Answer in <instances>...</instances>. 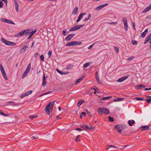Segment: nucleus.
<instances>
[{
	"instance_id": "1",
	"label": "nucleus",
	"mask_w": 151,
	"mask_h": 151,
	"mask_svg": "<svg viewBox=\"0 0 151 151\" xmlns=\"http://www.w3.org/2000/svg\"><path fill=\"white\" fill-rule=\"evenodd\" d=\"M54 101L50 102L46 106L45 111L48 114H49L50 112H51L53 108Z\"/></svg>"
},
{
	"instance_id": "2",
	"label": "nucleus",
	"mask_w": 151,
	"mask_h": 151,
	"mask_svg": "<svg viewBox=\"0 0 151 151\" xmlns=\"http://www.w3.org/2000/svg\"><path fill=\"white\" fill-rule=\"evenodd\" d=\"M31 30L29 29H27L22 30V31L18 33L15 35L16 37H18L19 36H24L25 35L27 36L29 35L30 33V31Z\"/></svg>"
},
{
	"instance_id": "3",
	"label": "nucleus",
	"mask_w": 151,
	"mask_h": 151,
	"mask_svg": "<svg viewBox=\"0 0 151 151\" xmlns=\"http://www.w3.org/2000/svg\"><path fill=\"white\" fill-rule=\"evenodd\" d=\"M127 126L123 124H119L115 125L114 127V129L118 130V132L121 133L122 130L126 128Z\"/></svg>"
},
{
	"instance_id": "4",
	"label": "nucleus",
	"mask_w": 151,
	"mask_h": 151,
	"mask_svg": "<svg viewBox=\"0 0 151 151\" xmlns=\"http://www.w3.org/2000/svg\"><path fill=\"white\" fill-rule=\"evenodd\" d=\"M98 111L100 114H108L109 113V110L106 108H99L98 109Z\"/></svg>"
},
{
	"instance_id": "5",
	"label": "nucleus",
	"mask_w": 151,
	"mask_h": 151,
	"mask_svg": "<svg viewBox=\"0 0 151 151\" xmlns=\"http://www.w3.org/2000/svg\"><path fill=\"white\" fill-rule=\"evenodd\" d=\"M31 65L30 63H29L27 67V68L25 70L24 72V73L23 74V75L22 76V78H24L26 76L29 72V70L31 68Z\"/></svg>"
},
{
	"instance_id": "6",
	"label": "nucleus",
	"mask_w": 151,
	"mask_h": 151,
	"mask_svg": "<svg viewBox=\"0 0 151 151\" xmlns=\"http://www.w3.org/2000/svg\"><path fill=\"white\" fill-rule=\"evenodd\" d=\"M0 69L1 70V73H2L3 76L4 78V79L6 80H7V75L5 72L4 68L2 65L1 64H0Z\"/></svg>"
},
{
	"instance_id": "7",
	"label": "nucleus",
	"mask_w": 151,
	"mask_h": 151,
	"mask_svg": "<svg viewBox=\"0 0 151 151\" xmlns=\"http://www.w3.org/2000/svg\"><path fill=\"white\" fill-rule=\"evenodd\" d=\"M123 21L124 24V28L127 31L128 29V25L127 18L125 17H123Z\"/></svg>"
},
{
	"instance_id": "8",
	"label": "nucleus",
	"mask_w": 151,
	"mask_h": 151,
	"mask_svg": "<svg viewBox=\"0 0 151 151\" xmlns=\"http://www.w3.org/2000/svg\"><path fill=\"white\" fill-rule=\"evenodd\" d=\"M47 78V76H45V73H44L43 74V77L42 79V86H46V79Z\"/></svg>"
},
{
	"instance_id": "9",
	"label": "nucleus",
	"mask_w": 151,
	"mask_h": 151,
	"mask_svg": "<svg viewBox=\"0 0 151 151\" xmlns=\"http://www.w3.org/2000/svg\"><path fill=\"white\" fill-rule=\"evenodd\" d=\"M75 34H71L68 35L65 37V40L67 41H69L74 36Z\"/></svg>"
},
{
	"instance_id": "10",
	"label": "nucleus",
	"mask_w": 151,
	"mask_h": 151,
	"mask_svg": "<svg viewBox=\"0 0 151 151\" xmlns=\"http://www.w3.org/2000/svg\"><path fill=\"white\" fill-rule=\"evenodd\" d=\"M108 4H105L97 7L95 9V10L97 11L101 9L102 8L107 6L108 5Z\"/></svg>"
},
{
	"instance_id": "11",
	"label": "nucleus",
	"mask_w": 151,
	"mask_h": 151,
	"mask_svg": "<svg viewBox=\"0 0 151 151\" xmlns=\"http://www.w3.org/2000/svg\"><path fill=\"white\" fill-rule=\"evenodd\" d=\"M129 76H125L120 78L117 81L119 82H121L126 79Z\"/></svg>"
},
{
	"instance_id": "12",
	"label": "nucleus",
	"mask_w": 151,
	"mask_h": 151,
	"mask_svg": "<svg viewBox=\"0 0 151 151\" xmlns=\"http://www.w3.org/2000/svg\"><path fill=\"white\" fill-rule=\"evenodd\" d=\"M86 13H82L79 15L77 20V22H78L83 18V16L86 14Z\"/></svg>"
},
{
	"instance_id": "13",
	"label": "nucleus",
	"mask_w": 151,
	"mask_h": 151,
	"mask_svg": "<svg viewBox=\"0 0 151 151\" xmlns=\"http://www.w3.org/2000/svg\"><path fill=\"white\" fill-rule=\"evenodd\" d=\"M1 41L6 45H9V41L6 40L4 38H1Z\"/></svg>"
},
{
	"instance_id": "14",
	"label": "nucleus",
	"mask_w": 151,
	"mask_h": 151,
	"mask_svg": "<svg viewBox=\"0 0 151 151\" xmlns=\"http://www.w3.org/2000/svg\"><path fill=\"white\" fill-rule=\"evenodd\" d=\"M14 2L15 5V7L16 11L17 12H18V8L19 5L18 4L17 0H14Z\"/></svg>"
},
{
	"instance_id": "15",
	"label": "nucleus",
	"mask_w": 151,
	"mask_h": 151,
	"mask_svg": "<svg viewBox=\"0 0 151 151\" xmlns=\"http://www.w3.org/2000/svg\"><path fill=\"white\" fill-rule=\"evenodd\" d=\"M140 128L142 129V131L148 130L149 128V127L146 125L142 126Z\"/></svg>"
},
{
	"instance_id": "16",
	"label": "nucleus",
	"mask_w": 151,
	"mask_h": 151,
	"mask_svg": "<svg viewBox=\"0 0 151 151\" xmlns=\"http://www.w3.org/2000/svg\"><path fill=\"white\" fill-rule=\"evenodd\" d=\"M148 31V29H145V31L142 33L141 35L142 37L143 38L145 37V35L147 32Z\"/></svg>"
},
{
	"instance_id": "17",
	"label": "nucleus",
	"mask_w": 151,
	"mask_h": 151,
	"mask_svg": "<svg viewBox=\"0 0 151 151\" xmlns=\"http://www.w3.org/2000/svg\"><path fill=\"white\" fill-rule=\"evenodd\" d=\"M135 123L134 121L133 120H129L128 121V124L130 126H132Z\"/></svg>"
},
{
	"instance_id": "18",
	"label": "nucleus",
	"mask_w": 151,
	"mask_h": 151,
	"mask_svg": "<svg viewBox=\"0 0 151 151\" xmlns=\"http://www.w3.org/2000/svg\"><path fill=\"white\" fill-rule=\"evenodd\" d=\"M28 47L27 46H25L23 47L21 49L20 53H23L25 52L27 48H28Z\"/></svg>"
},
{
	"instance_id": "19",
	"label": "nucleus",
	"mask_w": 151,
	"mask_h": 151,
	"mask_svg": "<svg viewBox=\"0 0 151 151\" xmlns=\"http://www.w3.org/2000/svg\"><path fill=\"white\" fill-rule=\"evenodd\" d=\"M136 87H137V89H141L142 88H145L146 87V86L142 84L139 85H137Z\"/></svg>"
},
{
	"instance_id": "20",
	"label": "nucleus",
	"mask_w": 151,
	"mask_h": 151,
	"mask_svg": "<svg viewBox=\"0 0 151 151\" xmlns=\"http://www.w3.org/2000/svg\"><path fill=\"white\" fill-rule=\"evenodd\" d=\"M78 8L77 7H76L72 12V14H76L78 11Z\"/></svg>"
},
{
	"instance_id": "21",
	"label": "nucleus",
	"mask_w": 151,
	"mask_h": 151,
	"mask_svg": "<svg viewBox=\"0 0 151 151\" xmlns=\"http://www.w3.org/2000/svg\"><path fill=\"white\" fill-rule=\"evenodd\" d=\"M74 41L71 42L67 43L66 44L65 46H74Z\"/></svg>"
},
{
	"instance_id": "22",
	"label": "nucleus",
	"mask_w": 151,
	"mask_h": 151,
	"mask_svg": "<svg viewBox=\"0 0 151 151\" xmlns=\"http://www.w3.org/2000/svg\"><path fill=\"white\" fill-rule=\"evenodd\" d=\"M112 97L110 96H107L106 97H102L100 101L101 102H102V101H101V100H107L111 98Z\"/></svg>"
},
{
	"instance_id": "23",
	"label": "nucleus",
	"mask_w": 151,
	"mask_h": 151,
	"mask_svg": "<svg viewBox=\"0 0 151 151\" xmlns=\"http://www.w3.org/2000/svg\"><path fill=\"white\" fill-rule=\"evenodd\" d=\"M81 127L83 128L85 130H86V129H89V127L86 125H81Z\"/></svg>"
},
{
	"instance_id": "24",
	"label": "nucleus",
	"mask_w": 151,
	"mask_h": 151,
	"mask_svg": "<svg viewBox=\"0 0 151 151\" xmlns=\"http://www.w3.org/2000/svg\"><path fill=\"white\" fill-rule=\"evenodd\" d=\"M1 21L3 22L9 24V19L3 18L1 19Z\"/></svg>"
},
{
	"instance_id": "25",
	"label": "nucleus",
	"mask_w": 151,
	"mask_h": 151,
	"mask_svg": "<svg viewBox=\"0 0 151 151\" xmlns=\"http://www.w3.org/2000/svg\"><path fill=\"white\" fill-rule=\"evenodd\" d=\"M84 102V100H79L77 104V106L78 107H80L81 105L82 104L83 102Z\"/></svg>"
},
{
	"instance_id": "26",
	"label": "nucleus",
	"mask_w": 151,
	"mask_h": 151,
	"mask_svg": "<svg viewBox=\"0 0 151 151\" xmlns=\"http://www.w3.org/2000/svg\"><path fill=\"white\" fill-rule=\"evenodd\" d=\"M91 17V15L89 14L88 17L85 19L83 20V22H85L89 20Z\"/></svg>"
},
{
	"instance_id": "27",
	"label": "nucleus",
	"mask_w": 151,
	"mask_h": 151,
	"mask_svg": "<svg viewBox=\"0 0 151 151\" xmlns=\"http://www.w3.org/2000/svg\"><path fill=\"white\" fill-rule=\"evenodd\" d=\"M74 45H81L82 42L81 41H74Z\"/></svg>"
},
{
	"instance_id": "28",
	"label": "nucleus",
	"mask_w": 151,
	"mask_h": 151,
	"mask_svg": "<svg viewBox=\"0 0 151 151\" xmlns=\"http://www.w3.org/2000/svg\"><path fill=\"white\" fill-rule=\"evenodd\" d=\"M147 97L150 99H147L146 100L147 102L148 103H150V102H151V96H147Z\"/></svg>"
},
{
	"instance_id": "29",
	"label": "nucleus",
	"mask_w": 151,
	"mask_h": 151,
	"mask_svg": "<svg viewBox=\"0 0 151 151\" xmlns=\"http://www.w3.org/2000/svg\"><path fill=\"white\" fill-rule=\"evenodd\" d=\"M0 114L5 116H8L9 115L8 114H4L3 113V111L1 110H0Z\"/></svg>"
},
{
	"instance_id": "30",
	"label": "nucleus",
	"mask_w": 151,
	"mask_h": 151,
	"mask_svg": "<svg viewBox=\"0 0 151 151\" xmlns=\"http://www.w3.org/2000/svg\"><path fill=\"white\" fill-rule=\"evenodd\" d=\"M83 77H82L80 79H78L75 83V84L80 83L83 80Z\"/></svg>"
},
{
	"instance_id": "31",
	"label": "nucleus",
	"mask_w": 151,
	"mask_h": 151,
	"mask_svg": "<svg viewBox=\"0 0 151 151\" xmlns=\"http://www.w3.org/2000/svg\"><path fill=\"white\" fill-rule=\"evenodd\" d=\"M124 100V98H117L114 100V101H122Z\"/></svg>"
},
{
	"instance_id": "32",
	"label": "nucleus",
	"mask_w": 151,
	"mask_h": 151,
	"mask_svg": "<svg viewBox=\"0 0 151 151\" xmlns=\"http://www.w3.org/2000/svg\"><path fill=\"white\" fill-rule=\"evenodd\" d=\"M37 115H32L29 116V118L30 119H34L37 118Z\"/></svg>"
},
{
	"instance_id": "33",
	"label": "nucleus",
	"mask_w": 151,
	"mask_h": 151,
	"mask_svg": "<svg viewBox=\"0 0 151 151\" xmlns=\"http://www.w3.org/2000/svg\"><path fill=\"white\" fill-rule=\"evenodd\" d=\"M32 92H33V91H32L30 90V91H27L25 93L26 94V96H27L29 95L32 94Z\"/></svg>"
},
{
	"instance_id": "34",
	"label": "nucleus",
	"mask_w": 151,
	"mask_h": 151,
	"mask_svg": "<svg viewBox=\"0 0 151 151\" xmlns=\"http://www.w3.org/2000/svg\"><path fill=\"white\" fill-rule=\"evenodd\" d=\"M85 63L83 65V67L84 68H86L89 66L90 65V63Z\"/></svg>"
},
{
	"instance_id": "35",
	"label": "nucleus",
	"mask_w": 151,
	"mask_h": 151,
	"mask_svg": "<svg viewBox=\"0 0 151 151\" xmlns=\"http://www.w3.org/2000/svg\"><path fill=\"white\" fill-rule=\"evenodd\" d=\"M73 65L71 64H69L67 66L66 68V69L67 70H68L69 69H71L73 67Z\"/></svg>"
},
{
	"instance_id": "36",
	"label": "nucleus",
	"mask_w": 151,
	"mask_h": 151,
	"mask_svg": "<svg viewBox=\"0 0 151 151\" xmlns=\"http://www.w3.org/2000/svg\"><path fill=\"white\" fill-rule=\"evenodd\" d=\"M81 137V136L80 135H78L76 138V139H75V141L76 142H79L81 140L79 138V137Z\"/></svg>"
},
{
	"instance_id": "37",
	"label": "nucleus",
	"mask_w": 151,
	"mask_h": 151,
	"mask_svg": "<svg viewBox=\"0 0 151 151\" xmlns=\"http://www.w3.org/2000/svg\"><path fill=\"white\" fill-rule=\"evenodd\" d=\"M108 118L109 119V120L110 122H112L114 121V119L113 117H111V116H109L108 117Z\"/></svg>"
},
{
	"instance_id": "38",
	"label": "nucleus",
	"mask_w": 151,
	"mask_h": 151,
	"mask_svg": "<svg viewBox=\"0 0 151 151\" xmlns=\"http://www.w3.org/2000/svg\"><path fill=\"white\" fill-rule=\"evenodd\" d=\"M78 29H80L81 27H83L84 24L77 25H76Z\"/></svg>"
},
{
	"instance_id": "39",
	"label": "nucleus",
	"mask_w": 151,
	"mask_h": 151,
	"mask_svg": "<svg viewBox=\"0 0 151 151\" xmlns=\"http://www.w3.org/2000/svg\"><path fill=\"white\" fill-rule=\"evenodd\" d=\"M52 54V51H48V55L49 56V58H50L51 57V55Z\"/></svg>"
},
{
	"instance_id": "40",
	"label": "nucleus",
	"mask_w": 151,
	"mask_h": 151,
	"mask_svg": "<svg viewBox=\"0 0 151 151\" xmlns=\"http://www.w3.org/2000/svg\"><path fill=\"white\" fill-rule=\"evenodd\" d=\"M96 79L97 81L99 83L101 84V82L99 80V77H96Z\"/></svg>"
},
{
	"instance_id": "41",
	"label": "nucleus",
	"mask_w": 151,
	"mask_h": 151,
	"mask_svg": "<svg viewBox=\"0 0 151 151\" xmlns=\"http://www.w3.org/2000/svg\"><path fill=\"white\" fill-rule=\"evenodd\" d=\"M135 99L137 100H138V101H139V100L142 101V100H144V98H139V97H136Z\"/></svg>"
},
{
	"instance_id": "42",
	"label": "nucleus",
	"mask_w": 151,
	"mask_h": 151,
	"mask_svg": "<svg viewBox=\"0 0 151 151\" xmlns=\"http://www.w3.org/2000/svg\"><path fill=\"white\" fill-rule=\"evenodd\" d=\"M40 58L42 61H44V57L43 55H42L40 56Z\"/></svg>"
},
{
	"instance_id": "43",
	"label": "nucleus",
	"mask_w": 151,
	"mask_h": 151,
	"mask_svg": "<svg viewBox=\"0 0 151 151\" xmlns=\"http://www.w3.org/2000/svg\"><path fill=\"white\" fill-rule=\"evenodd\" d=\"M108 24H114L116 25L117 24V22H108L107 23Z\"/></svg>"
},
{
	"instance_id": "44",
	"label": "nucleus",
	"mask_w": 151,
	"mask_h": 151,
	"mask_svg": "<svg viewBox=\"0 0 151 151\" xmlns=\"http://www.w3.org/2000/svg\"><path fill=\"white\" fill-rule=\"evenodd\" d=\"M36 29H35L34 31H32L31 32H30V33L31 35L32 36L33 35V34L36 32Z\"/></svg>"
},
{
	"instance_id": "45",
	"label": "nucleus",
	"mask_w": 151,
	"mask_h": 151,
	"mask_svg": "<svg viewBox=\"0 0 151 151\" xmlns=\"http://www.w3.org/2000/svg\"><path fill=\"white\" fill-rule=\"evenodd\" d=\"M114 48L116 51L118 53L119 51V49L118 47L116 46H114Z\"/></svg>"
},
{
	"instance_id": "46",
	"label": "nucleus",
	"mask_w": 151,
	"mask_h": 151,
	"mask_svg": "<svg viewBox=\"0 0 151 151\" xmlns=\"http://www.w3.org/2000/svg\"><path fill=\"white\" fill-rule=\"evenodd\" d=\"M16 45V43L10 42V46L15 45Z\"/></svg>"
},
{
	"instance_id": "47",
	"label": "nucleus",
	"mask_w": 151,
	"mask_h": 151,
	"mask_svg": "<svg viewBox=\"0 0 151 151\" xmlns=\"http://www.w3.org/2000/svg\"><path fill=\"white\" fill-rule=\"evenodd\" d=\"M76 30H75V28L74 27H73L72 28H71L69 30V31L70 32H72V31H75Z\"/></svg>"
},
{
	"instance_id": "48",
	"label": "nucleus",
	"mask_w": 151,
	"mask_h": 151,
	"mask_svg": "<svg viewBox=\"0 0 151 151\" xmlns=\"http://www.w3.org/2000/svg\"><path fill=\"white\" fill-rule=\"evenodd\" d=\"M86 111L87 112V114H88L89 116H92L91 113L88 111L87 109L86 110Z\"/></svg>"
},
{
	"instance_id": "49",
	"label": "nucleus",
	"mask_w": 151,
	"mask_h": 151,
	"mask_svg": "<svg viewBox=\"0 0 151 151\" xmlns=\"http://www.w3.org/2000/svg\"><path fill=\"white\" fill-rule=\"evenodd\" d=\"M26 94H25V93L24 94H22L21 96H20V98H23V97H25V96H26Z\"/></svg>"
},
{
	"instance_id": "50",
	"label": "nucleus",
	"mask_w": 151,
	"mask_h": 151,
	"mask_svg": "<svg viewBox=\"0 0 151 151\" xmlns=\"http://www.w3.org/2000/svg\"><path fill=\"white\" fill-rule=\"evenodd\" d=\"M3 5V3L2 2V1H0V8H1L2 7Z\"/></svg>"
},
{
	"instance_id": "51",
	"label": "nucleus",
	"mask_w": 151,
	"mask_h": 151,
	"mask_svg": "<svg viewBox=\"0 0 151 151\" xmlns=\"http://www.w3.org/2000/svg\"><path fill=\"white\" fill-rule=\"evenodd\" d=\"M56 70L59 73H60V74H62V72L60 70L58 69H56Z\"/></svg>"
},
{
	"instance_id": "52",
	"label": "nucleus",
	"mask_w": 151,
	"mask_h": 151,
	"mask_svg": "<svg viewBox=\"0 0 151 151\" xmlns=\"http://www.w3.org/2000/svg\"><path fill=\"white\" fill-rule=\"evenodd\" d=\"M2 1L4 2L6 4V6L7 5V0H1Z\"/></svg>"
},
{
	"instance_id": "53",
	"label": "nucleus",
	"mask_w": 151,
	"mask_h": 151,
	"mask_svg": "<svg viewBox=\"0 0 151 151\" xmlns=\"http://www.w3.org/2000/svg\"><path fill=\"white\" fill-rule=\"evenodd\" d=\"M137 43V42L136 41H134L132 42V44L134 45H136Z\"/></svg>"
},
{
	"instance_id": "54",
	"label": "nucleus",
	"mask_w": 151,
	"mask_h": 151,
	"mask_svg": "<svg viewBox=\"0 0 151 151\" xmlns=\"http://www.w3.org/2000/svg\"><path fill=\"white\" fill-rule=\"evenodd\" d=\"M75 130H76L77 131H81L82 130V129L81 128H76L75 129Z\"/></svg>"
},
{
	"instance_id": "55",
	"label": "nucleus",
	"mask_w": 151,
	"mask_h": 151,
	"mask_svg": "<svg viewBox=\"0 0 151 151\" xmlns=\"http://www.w3.org/2000/svg\"><path fill=\"white\" fill-rule=\"evenodd\" d=\"M66 30H63V34L64 36H65L66 35Z\"/></svg>"
},
{
	"instance_id": "56",
	"label": "nucleus",
	"mask_w": 151,
	"mask_h": 151,
	"mask_svg": "<svg viewBox=\"0 0 151 151\" xmlns=\"http://www.w3.org/2000/svg\"><path fill=\"white\" fill-rule=\"evenodd\" d=\"M94 127H93L92 126H91V127H89V129L92 130L94 128Z\"/></svg>"
},
{
	"instance_id": "57",
	"label": "nucleus",
	"mask_w": 151,
	"mask_h": 151,
	"mask_svg": "<svg viewBox=\"0 0 151 151\" xmlns=\"http://www.w3.org/2000/svg\"><path fill=\"white\" fill-rule=\"evenodd\" d=\"M134 58V57H131L128 58V60H132Z\"/></svg>"
},
{
	"instance_id": "58",
	"label": "nucleus",
	"mask_w": 151,
	"mask_h": 151,
	"mask_svg": "<svg viewBox=\"0 0 151 151\" xmlns=\"http://www.w3.org/2000/svg\"><path fill=\"white\" fill-rule=\"evenodd\" d=\"M115 147L116 148H117V147L115 146H114L113 145H109V148H110V147Z\"/></svg>"
},
{
	"instance_id": "59",
	"label": "nucleus",
	"mask_w": 151,
	"mask_h": 151,
	"mask_svg": "<svg viewBox=\"0 0 151 151\" xmlns=\"http://www.w3.org/2000/svg\"><path fill=\"white\" fill-rule=\"evenodd\" d=\"M132 25L134 27V30H136V28H135V23L134 22H133V23H132Z\"/></svg>"
},
{
	"instance_id": "60",
	"label": "nucleus",
	"mask_w": 151,
	"mask_h": 151,
	"mask_svg": "<svg viewBox=\"0 0 151 151\" xmlns=\"http://www.w3.org/2000/svg\"><path fill=\"white\" fill-rule=\"evenodd\" d=\"M38 138V137L37 136H36L35 137L34 136H33L32 138L31 139L33 138V139H37Z\"/></svg>"
},
{
	"instance_id": "61",
	"label": "nucleus",
	"mask_w": 151,
	"mask_h": 151,
	"mask_svg": "<svg viewBox=\"0 0 151 151\" xmlns=\"http://www.w3.org/2000/svg\"><path fill=\"white\" fill-rule=\"evenodd\" d=\"M93 45H91L90 46H89L88 47V49H91L92 47H93Z\"/></svg>"
},
{
	"instance_id": "62",
	"label": "nucleus",
	"mask_w": 151,
	"mask_h": 151,
	"mask_svg": "<svg viewBox=\"0 0 151 151\" xmlns=\"http://www.w3.org/2000/svg\"><path fill=\"white\" fill-rule=\"evenodd\" d=\"M95 76H96V77H99V76H98V72H96V73H95Z\"/></svg>"
},
{
	"instance_id": "63",
	"label": "nucleus",
	"mask_w": 151,
	"mask_h": 151,
	"mask_svg": "<svg viewBox=\"0 0 151 151\" xmlns=\"http://www.w3.org/2000/svg\"><path fill=\"white\" fill-rule=\"evenodd\" d=\"M38 55V54L37 53H35V54L34 55L35 58H36L37 56Z\"/></svg>"
},
{
	"instance_id": "64",
	"label": "nucleus",
	"mask_w": 151,
	"mask_h": 151,
	"mask_svg": "<svg viewBox=\"0 0 151 151\" xmlns=\"http://www.w3.org/2000/svg\"><path fill=\"white\" fill-rule=\"evenodd\" d=\"M81 115H83L84 116H85L86 115V113L84 112H83L81 113Z\"/></svg>"
}]
</instances>
